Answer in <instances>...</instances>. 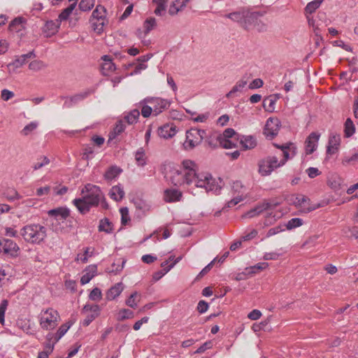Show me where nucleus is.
<instances>
[{
  "label": "nucleus",
  "mask_w": 358,
  "mask_h": 358,
  "mask_svg": "<svg viewBox=\"0 0 358 358\" xmlns=\"http://www.w3.org/2000/svg\"><path fill=\"white\" fill-rule=\"evenodd\" d=\"M197 165L194 162L185 159L180 169L171 171L169 180L175 186L194 184L195 187L204 188L206 192L217 194L221 187L208 173H197Z\"/></svg>",
  "instance_id": "f257e3e1"
},
{
  "label": "nucleus",
  "mask_w": 358,
  "mask_h": 358,
  "mask_svg": "<svg viewBox=\"0 0 358 358\" xmlns=\"http://www.w3.org/2000/svg\"><path fill=\"white\" fill-rule=\"evenodd\" d=\"M81 194H83V197L73 200V205L81 214L88 213L91 208L96 207L99 203L103 208H108L104 194L99 187L87 184L82 189Z\"/></svg>",
  "instance_id": "f03ea898"
},
{
  "label": "nucleus",
  "mask_w": 358,
  "mask_h": 358,
  "mask_svg": "<svg viewBox=\"0 0 358 358\" xmlns=\"http://www.w3.org/2000/svg\"><path fill=\"white\" fill-rule=\"evenodd\" d=\"M280 150L273 156H268L259 164V171L262 176H268L275 169L283 166L289 159V151L294 148L293 143L279 145L273 144Z\"/></svg>",
  "instance_id": "7ed1b4c3"
},
{
  "label": "nucleus",
  "mask_w": 358,
  "mask_h": 358,
  "mask_svg": "<svg viewBox=\"0 0 358 358\" xmlns=\"http://www.w3.org/2000/svg\"><path fill=\"white\" fill-rule=\"evenodd\" d=\"M20 234L26 242L39 244L45 238L47 229L38 224H28L21 229Z\"/></svg>",
  "instance_id": "20e7f679"
},
{
  "label": "nucleus",
  "mask_w": 358,
  "mask_h": 358,
  "mask_svg": "<svg viewBox=\"0 0 358 358\" xmlns=\"http://www.w3.org/2000/svg\"><path fill=\"white\" fill-rule=\"evenodd\" d=\"M48 215L50 217H54L56 221L55 225V230L57 232L67 233L69 231V228L71 227V224L66 227L62 226V224L71 222L69 220L70 217V210L66 207H59L48 211Z\"/></svg>",
  "instance_id": "39448f33"
},
{
  "label": "nucleus",
  "mask_w": 358,
  "mask_h": 358,
  "mask_svg": "<svg viewBox=\"0 0 358 358\" xmlns=\"http://www.w3.org/2000/svg\"><path fill=\"white\" fill-rule=\"evenodd\" d=\"M59 318V314L57 310L52 308H48L41 312L39 315V324L44 330H52L58 325Z\"/></svg>",
  "instance_id": "423d86ee"
},
{
  "label": "nucleus",
  "mask_w": 358,
  "mask_h": 358,
  "mask_svg": "<svg viewBox=\"0 0 358 358\" xmlns=\"http://www.w3.org/2000/svg\"><path fill=\"white\" fill-rule=\"evenodd\" d=\"M206 136V131L192 128L186 132V140L183 143V147L186 150H190L199 145Z\"/></svg>",
  "instance_id": "0eeeda50"
},
{
  "label": "nucleus",
  "mask_w": 358,
  "mask_h": 358,
  "mask_svg": "<svg viewBox=\"0 0 358 358\" xmlns=\"http://www.w3.org/2000/svg\"><path fill=\"white\" fill-rule=\"evenodd\" d=\"M289 200L303 213H309L316 209L315 206L311 205L310 199L303 194H292Z\"/></svg>",
  "instance_id": "6e6552de"
},
{
  "label": "nucleus",
  "mask_w": 358,
  "mask_h": 358,
  "mask_svg": "<svg viewBox=\"0 0 358 358\" xmlns=\"http://www.w3.org/2000/svg\"><path fill=\"white\" fill-rule=\"evenodd\" d=\"M143 102L150 105L155 116L167 109L171 103L168 100L159 97H148L143 100Z\"/></svg>",
  "instance_id": "1a4fd4ad"
},
{
  "label": "nucleus",
  "mask_w": 358,
  "mask_h": 358,
  "mask_svg": "<svg viewBox=\"0 0 358 358\" xmlns=\"http://www.w3.org/2000/svg\"><path fill=\"white\" fill-rule=\"evenodd\" d=\"M101 308L98 305L86 304L82 309L81 313L85 315V318L83 322L85 327L88 326L100 314Z\"/></svg>",
  "instance_id": "9d476101"
},
{
  "label": "nucleus",
  "mask_w": 358,
  "mask_h": 358,
  "mask_svg": "<svg viewBox=\"0 0 358 358\" xmlns=\"http://www.w3.org/2000/svg\"><path fill=\"white\" fill-rule=\"evenodd\" d=\"M280 127V120L278 118L270 117L266 122L264 134L267 138L271 140L278 135Z\"/></svg>",
  "instance_id": "9b49d317"
},
{
  "label": "nucleus",
  "mask_w": 358,
  "mask_h": 358,
  "mask_svg": "<svg viewBox=\"0 0 358 358\" xmlns=\"http://www.w3.org/2000/svg\"><path fill=\"white\" fill-rule=\"evenodd\" d=\"M20 248L13 241L10 239L0 240V252L10 257H17Z\"/></svg>",
  "instance_id": "f8f14e48"
},
{
  "label": "nucleus",
  "mask_w": 358,
  "mask_h": 358,
  "mask_svg": "<svg viewBox=\"0 0 358 358\" xmlns=\"http://www.w3.org/2000/svg\"><path fill=\"white\" fill-rule=\"evenodd\" d=\"M320 136V135L316 132H312L308 136L305 142L306 152L307 155H310L315 150Z\"/></svg>",
  "instance_id": "ddd939ff"
},
{
  "label": "nucleus",
  "mask_w": 358,
  "mask_h": 358,
  "mask_svg": "<svg viewBox=\"0 0 358 358\" xmlns=\"http://www.w3.org/2000/svg\"><path fill=\"white\" fill-rule=\"evenodd\" d=\"M225 17L238 22L243 29H246V15L243 10L229 13Z\"/></svg>",
  "instance_id": "4468645a"
},
{
  "label": "nucleus",
  "mask_w": 358,
  "mask_h": 358,
  "mask_svg": "<svg viewBox=\"0 0 358 358\" xmlns=\"http://www.w3.org/2000/svg\"><path fill=\"white\" fill-rule=\"evenodd\" d=\"M35 57L36 55L34 51H30L29 52L22 55L19 57L16 58L12 63H10L8 66L9 68L13 66L15 69H18L24 65L27 62V59L34 58Z\"/></svg>",
  "instance_id": "2eb2a0df"
},
{
  "label": "nucleus",
  "mask_w": 358,
  "mask_h": 358,
  "mask_svg": "<svg viewBox=\"0 0 358 358\" xmlns=\"http://www.w3.org/2000/svg\"><path fill=\"white\" fill-rule=\"evenodd\" d=\"M96 271L97 267L96 265L88 266L83 271L84 273L81 277L80 283L82 285L88 283L96 275Z\"/></svg>",
  "instance_id": "dca6fc26"
},
{
  "label": "nucleus",
  "mask_w": 358,
  "mask_h": 358,
  "mask_svg": "<svg viewBox=\"0 0 358 358\" xmlns=\"http://www.w3.org/2000/svg\"><path fill=\"white\" fill-rule=\"evenodd\" d=\"M182 196V192L176 189H167L164 191V200L169 203L179 201Z\"/></svg>",
  "instance_id": "f3484780"
},
{
  "label": "nucleus",
  "mask_w": 358,
  "mask_h": 358,
  "mask_svg": "<svg viewBox=\"0 0 358 358\" xmlns=\"http://www.w3.org/2000/svg\"><path fill=\"white\" fill-rule=\"evenodd\" d=\"M176 133V127L173 124H164L158 129V134L161 138H169L175 136Z\"/></svg>",
  "instance_id": "a211bd4d"
},
{
  "label": "nucleus",
  "mask_w": 358,
  "mask_h": 358,
  "mask_svg": "<svg viewBox=\"0 0 358 358\" xmlns=\"http://www.w3.org/2000/svg\"><path fill=\"white\" fill-rule=\"evenodd\" d=\"M341 143V137L338 134H331L329 139L327 152L333 155L339 148Z\"/></svg>",
  "instance_id": "6ab92c4d"
},
{
  "label": "nucleus",
  "mask_w": 358,
  "mask_h": 358,
  "mask_svg": "<svg viewBox=\"0 0 358 358\" xmlns=\"http://www.w3.org/2000/svg\"><path fill=\"white\" fill-rule=\"evenodd\" d=\"M276 204H271L268 202H263L262 203L257 205L254 208L248 210V216L250 217H255L265 210H268L275 207Z\"/></svg>",
  "instance_id": "aec40b11"
},
{
  "label": "nucleus",
  "mask_w": 358,
  "mask_h": 358,
  "mask_svg": "<svg viewBox=\"0 0 358 358\" xmlns=\"http://www.w3.org/2000/svg\"><path fill=\"white\" fill-rule=\"evenodd\" d=\"M101 59L103 61L101 64V71L103 75H108L115 70V66L113 63L110 56L103 55Z\"/></svg>",
  "instance_id": "412c9836"
},
{
  "label": "nucleus",
  "mask_w": 358,
  "mask_h": 358,
  "mask_svg": "<svg viewBox=\"0 0 358 358\" xmlns=\"http://www.w3.org/2000/svg\"><path fill=\"white\" fill-rule=\"evenodd\" d=\"M124 286L122 282L116 283L114 286L110 287L106 292L107 300L111 301L117 297L123 291Z\"/></svg>",
  "instance_id": "4be33fe9"
},
{
  "label": "nucleus",
  "mask_w": 358,
  "mask_h": 358,
  "mask_svg": "<svg viewBox=\"0 0 358 358\" xmlns=\"http://www.w3.org/2000/svg\"><path fill=\"white\" fill-rule=\"evenodd\" d=\"M110 198L118 201L123 199L124 192L120 185L113 186L110 191Z\"/></svg>",
  "instance_id": "5701e85b"
},
{
  "label": "nucleus",
  "mask_w": 358,
  "mask_h": 358,
  "mask_svg": "<svg viewBox=\"0 0 358 358\" xmlns=\"http://www.w3.org/2000/svg\"><path fill=\"white\" fill-rule=\"evenodd\" d=\"M277 97L275 95H271L264 99L262 106L267 112L272 113L275 110V105Z\"/></svg>",
  "instance_id": "b1692460"
},
{
  "label": "nucleus",
  "mask_w": 358,
  "mask_h": 358,
  "mask_svg": "<svg viewBox=\"0 0 358 358\" xmlns=\"http://www.w3.org/2000/svg\"><path fill=\"white\" fill-rule=\"evenodd\" d=\"M58 26L53 21H47L43 28L45 37H50L57 31Z\"/></svg>",
  "instance_id": "393cba45"
},
{
  "label": "nucleus",
  "mask_w": 358,
  "mask_h": 358,
  "mask_svg": "<svg viewBox=\"0 0 358 358\" xmlns=\"http://www.w3.org/2000/svg\"><path fill=\"white\" fill-rule=\"evenodd\" d=\"M246 85V81L241 80L238 82L231 89V90L226 94L227 98L238 96V93H242Z\"/></svg>",
  "instance_id": "a878e982"
},
{
  "label": "nucleus",
  "mask_w": 358,
  "mask_h": 358,
  "mask_svg": "<svg viewBox=\"0 0 358 358\" xmlns=\"http://www.w3.org/2000/svg\"><path fill=\"white\" fill-rule=\"evenodd\" d=\"M182 259V257H178L176 258L174 262L171 263L166 268H164L162 271H159L155 272L153 274V279L155 280H159L162 276H164L166 273H168L178 262H179Z\"/></svg>",
  "instance_id": "bb28decb"
},
{
  "label": "nucleus",
  "mask_w": 358,
  "mask_h": 358,
  "mask_svg": "<svg viewBox=\"0 0 358 358\" xmlns=\"http://www.w3.org/2000/svg\"><path fill=\"white\" fill-rule=\"evenodd\" d=\"M99 231L110 234L113 231V224L108 218H103L99 222Z\"/></svg>",
  "instance_id": "cd10ccee"
},
{
  "label": "nucleus",
  "mask_w": 358,
  "mask_h": 358,
  "mask_svg": "<svg viewBox=\"0 0 358 358\" xmlns=\"http://www.w3.org/2000/svg\"><path fill=\"white\" fill-rule=\"evenodd\" d=\"M94 92V89H87L83 92L76 94L73 96H71L72 100L74 104L83 101V99L88 97L90 95L92 94Z\"/></svg>",
  "instance_id": "c85d7f7f"
},
{
  "label": "nucleus",
  "mask_w": 358,
  "mask_h": 358,
  "mask_svg": "<svg viewBox=\"0 0 358 358\" xmlns=\"http://www.w3.org/2000/svg\"><path fill=\"white\" fill-rule=\"evenodd\" d=\"M106 10L101 5H98L96 8L93 10L91 20L100 21L104 19Z\"/></svg>",
  "instance_id": "c756f323"
},
{
  "label": "nucleus",
  "mask_w": 358,
  "mask_h": 358,
  "mask_svg": "<svg viewBox=\"0 0 358 358\" xmlns=\"http://www.w3.org/2000/svg\"><path fill=\"white\" fill-rule=\"evenodd\" d=\"M121 172L122 169L116 166H112L106 171L104 178L107 180H111L116 178Z\"/></svg>",
  "instance_id": "7c9ffc66"
},
{
  "label": "nucleus",
  "mask_w": 358,
  "mask_h": 358,
  "mask_svg": "<svg viewBox=\"0 0 358 358\" xmlns=\"http://www.w3.org/2000/svg\"><path fill=\"white\" fill-rule=\"evenodd\" d=\"M135 160L138 166H143L146 164V157L145 150L143 148H140L137 150L135 155Z\"/></svg>",
  "instance_id": "2f4dec72"
},
{
  "label": "nucleus",
  "mask_w": 358,
  "mask_h": 358,
  "mask_svg": "<svg viewBox=\"0 0 358 358\" xmlns=\"http://www.w3.org/2000/svg\"><path fill=\"white\" fill-rule=\"evenodd\" d=\"M125 129V124L123 122V120H119L115 124V127L113 129V131L110 134L108 143L110 141H111L113 138H114L117 135L120 134Z\"/></svg>",
  "instance_id": "473e14b6"
},
{
  "label": "nucleus",
  "mask_w": 358,
  "mask_h": 358,
  "mask_svg": "<svg viewBox=\"0 0 358 358\" xmlns=\"http://www.w3.org/2000/svg\"><path fill=\"white\" fill-rule=\"evenodd\" d=\"M345 136L349 138L355 132V127L353 122L350 118H348L345 122Z\"/></svg>",
  "instance_id": "72a5a7b5"
},
{
  "label": "nucleus",
  "mask_w": 358,
  "mask_h": 358,
  "mask_svg": "<svg viewBox=\"0 0 358 358\" xmlns=\"http://www.w3.org/2000/svg\"><path fill=\"white\" fill-rule=\"evenodd\" d=\"M323 1L324 0H314L309 2L305 8L306 13L312 14L314 13L320 6Z\"/></svg>",
  "instance_id": "f704fd0d"
},
{
  "label": "nucleus",
  "mask_w": 358,
  "mask_h": 358,
  "mask_svg": "<svg viewBox=\"0 0 358 358\" xmlns=\"http://www.w3.org/2000/svg\"><path fill=\"white\" fill-rule=\"evenodd\" d=\"M140 112L138 109L132 110L129 113L125 115L124 119L129 124H132L137 122L139 117Z\"/></svg>",
  "instance_id": "c9c22d12"
},
{
  "label": "nucleus",
  "mask_w": 358,
  "mask_h": 358,
  "mask_svg": "<svg viewBox=\"0 0 358 358\" xmlns=\"http://www.w3.org/2000/svg\"><path fill=\"white\" fill-rule=\"evenodd\" d=\"M23 28L22 19L15 18L9 24V29L11 31L18 32Z\"/></svg>",
  "instance_id": "e433bc0d"
},
{
  "label": "nucleus",
  "mask_w": 358,
  "mask_h": 358,
  "mask_svg": "<svg viewBox=\"0 0 358 358\" xmlns=\"http://www.w3.org/2000/svg\"><path fill=\"white\" fill-rule=\"evenodd\" d=\"M125 262H126V260L119 259L117 260V263L114 262L111 265V268H109L108 272L113 273L114 274L118 273L123 269Z\"/></svg>",
  "instance_id": "4c0bfd02"
},
{
  "label": "nucleus",
  "mask_w": 358,
  "mask_h": 358,
  "mask_svg": "<svg viewBox=\"0 0 358 358\" xmlns=\"http://www.w3.org/2000/svg\"><path fill=\"white\" fill-rule=\"evenodd\" d=\"M157 26L156 20L154 17L146 19L143 23L144 34H148Z\"/></svg>",
  "instance_id": "58836bf2"
},
{
  "label": "nucleus",
  "mask_w": 358,
  "mask_h": 358,
  "mask_svg": "<svg viewBox=\"0 0 358 358\" xmlns=\"http://www.w3.org/2000/svg\"><path fill=\"white\" fill-rule=\"evenodd\" d=\"M70 327L71 324H69L68 323L60 326L57 331L55 333V334H54L55 343L59 341V340L67 332Z\"/></svg>",
  "instance_id": "ea45409f"
},
{
  "label": "nucleus",
  "mask_w": 358,
  "mask_h": 358,
  "mask_svg": "<svg viewBox=\"0 0 358 358\" xmlns=\"http://www.w3.org/2000/svg\"><path fill=\"white\" fill-rule=\"evenodd\" d=\"M303 224V220L301 218L295 217L289 220L285 224L288 230H292L296 227H301Z\"/></svg>",
  "instance_id": "a19ab883"
},
{
  "label": "nucleus",
  "mask_w": 358,
  "mask_h": 358,
  "mask_svg": "<svg viewBox=\"0 0 358 358\" xmlns=\"http://www.w3.org/2000/svg\"><path fill=\"white\" fill-rule=\"evenodd\" d=\"M268 266V263L266 262H261L258 263L255 266L248 267V274H253L258 273L265 268H266Z\"/></svg>",
  "instance_id": "79ce46f5"
},
{
  "label": "nucleus",
  "mask_w": 358,
  "mask_h": 358,
  "mask_svg": "<svg viewBox=\"0 0 358 358\" xmlns=\"http://www.w3.org/2000/svg\"><path fill=\"white\" fill-rule=\"evenodd\" d=\"M236 135L234 129L228 128L225 129L222 134L217 136V141L225 140L226 138H233Z\"/></svg>",
  "instance_id": "37998d69"
},
{
  "label": "nucleus",
  "mask_w": 358,
  "mask_h": 358,
  "mask_svg": "<svg viewBox=\"0 0 358 358\" xmlns=\"http://www.w3.org/2000/svg\"><path fill=\"white\" fill-rule=\"evenodd\" d=\"M46 67V64L41 60H34L29 64V69L31 71H38Z\"/></svg>",
  "instance_id": "c03bdc74"
},
{
  "label": "nucleus",
  "mask_w": 358,
  "mask_h": 358,
  "mask_svg": "<svg viewBox=\"0 0 358 358\" xmlns=\"http://www.w3.org/2000/svg\"><path fill=\"white\" fill-rule=\"evenodd\" d=\"M46 338L48 342L45 345V350L50 354L54 349L55 344L56 343H55L54 334L52 333H49L47 335Z\"/></svg>",
  "instance_id": "a18cd8bd"
},
{
  "label": "nucleus",
  "mask_w": 358,
  "mask_h": 358,
  "mask_svg": "<svg viewBox=\"0 0 358 358\" xmlns=\"http://www.w3.org/2000/svg\"><path fill=\"white\" fill-rule=\"evenodd\" d=\"M94 148L91 145H85L83 148V159L88 161L92 158Z\"/></svg>",
  "instance_id": "49530a36"
},
{
  "label": "nucleus",
  "mask_w": 358,
  "mask_h": 358,
  "mask_svg": "<svg viewBox=\"0 0 358 358\" xmlns=\"http://www.w3.org/2000/svg\"><path fill=\"white\" fill-rule=\"evenodd\" d=\"M95 0H81L79 8L83 11L90 10L94 6Z\"/></svg>",
  "instance_id": "de8ad7c7"
},
{
  "label": "nucleus",
  "mask_w": 358,
  "mask_h": 358,
  "mask_svg": "<svg viewBox=\"0 0 358 358\" xmlns=\"http://www.w3.org/2000/svg\"><path fill=\"white\" fill-rule=\"evenodd\" d=\"M133 317L134 313L132 310L124 308L120 310L117 320L119 321H122L127 319L132 318Z\"/></svg>",
  "instance_id": "09e8293b"
},
{
  "label": "nucleus",
  "mask_w": 358,
  "mask_h": 358,
  "mask_svg": "<svg viewBox=\"0 0 358 358\" xmlns=\"http://www.w3.org/2000/svg\"><path fill=\"white\" fill-rule=\"evenodd\" d=\"M49 164H50V159L47 157L42 156L38 159V160L36 163H34V164L33 166V169H34V170H38Z\"/></svg>",
  "instance_id": "8fccbe9b"
},
{
  "label": "nucleus",
  "mask_w": 358,
  "mask_h": 358,
  "mask_svg": "<svg viewBox=\"0 0 358 358\" xmlns=\"http://www.w3.org/2000/svg\"><path fill=\"white\" fill-rule=\"evenodd\" d=\"M90 22L94 31L98 34H101L103 31L104 19L101 20L100 21L90 20Z\"/></svg>",
  "instance_id": "3c124183"
},
{
  "label": "nucleus",
  "mask_w": 358,
  "mask_h": 358,
  "mask_svg": "<svg viewBox=\"0 0 358 358\" xmlns=\"http://www.w3.org/2000/svg\"><path fill=\"white\" fill-rule=\"evenodd\" d=\"M185 6H182L181 3H178V0H176L173 2V3L170 6L169 13L171 15H176L182 8Z\"/></svg>",
  "instance_id": "603ef678"
},
{
  "label": "nucleus",
  "mask_w": 358,
  "mask_h": 358,
  "mask_svg": "<svg viewBox=\"0 0 358 358\" xmlns=\"http://www.w3.org/2000/svg\"><path fill=\"white\" fill-rule=\"evenodd\" d=\"M142 104L141 114L144 117H148L152 114L153 115V110L150 104L143 103V101L140 103Z\"/></svg>",
  "instance_id": "864d4df0"
},
{
  "label": "nucleus",
  "mask_w": 358,
  "mask_h": 358,
  "mask_svg": "<svg viewBox=\"0 0 358 358\" xmlns=\"http://www.w3.org/2000/svg\"><path fill=\"white\" fill-rule=\"evenodd\" d=\"M8 305V301L6 299H4L1 301L0 304V323L3 325L5 322V312L7 309Z\"/></svg>",
  "instance_id": "5fc2aeb1"
},
{
  "label": "nucleus",
  "mask_w": 358,
  "mask_h": 358,
  "mask_svg": "<svg viewBox=\"0 0 358 358\" xmlns=\"http://www.w3.org/2000/svg\"><path fill=\"white\" fill-rule=\"evenodd\" d=\"M357 162H358V150L351 157L345 156L342 159V164L344 166H347L350 164H354Z\"/></svg>",
  "instance_id": "6e6d98bb"
},
{
  "label": "nucleus",
  "mask_w": 358,
  "mask_h": 358,
  "mask_svg": "<svg viewBox=\"0 0 358 358\" xmlns=\"http://www.w3.org/2000/svg\"><path fill=\"white\" fill-rule=\"evenodd\" d=\"M140 295L137 292L132 293L130 296L126 300L125 303L127 306L131 308H136L137 306V302H136V298Z\"/></svg>",
  "instance_id": "4d7b16f0"
},
{
  "label": "nucleus",
  "mask_w": 358,
  "mask_h": 358,
  "mask_svg": "<svg viewBox=\"0 0 358 358\" xmlns=\"http://www.w3.org/2000/svg\"><path fill=\"white\" fill-rule=\"evenodd\" d=\"M121 213V222L122 224L126 225L127 222L130 220V217L129 215V210L127 207L121 208L120 210Z\"/></svg>",
  "instance_id": "13d9d810"
},
{
  "label": "nucleus",
  "mask_w": 358,
  "mask_h": 358,
  "mask_svg": "<svg viewBox=\"0 0 358 358\" xmlns=\"http://www.w3.org/2000/svg\"><path fill=\"white\" fill-rule=\"evenodd\" d=\"M102 297L101 291L99 288H94L90 293L89 298L92 301H99Z\"/></svg>",
  "instance_id": "bf43d9fd"
},
{
  "label": "nucleus",
  "mask_w": 358,
  "mask_h": 358,
  "mask_svg": "<svg viewBox=\"0 0 358 358\" xmlns=\"http://www.w3.org/2000/svg\"><path fill=\"white\" fill-rule=\"evenodd\" d=\"M37 127V124L35 122H31L24 127L22 130L21 133L24 136L29 135L32 131H34Z\"/></svg>",
  "instance_id": "052dcab7"
},
{
  "label": "nucleus",
  "mask_w": 358,
  "mask_h": 358,
  "mask_svg": "<svg viewBox=\"0 0 358 358\" xmlns=\"http://www.w3.org/2000/svg\"><path fill=\"white\" fill-rule=\"evenodd\" d=\"M220 145L225 149L232 148L235 146V143L231 138H226L225 140L217 141Z\"/></svg>",
  "instance_id": "680f3d73"
},
{
  "label": "nucleus",
  "mask_w": 358,
  "mask_h": 358,
  "mask_svg": "<svg viewBox=\"0 0 358 358\" xmlns=\"http://www.w3.org/2000/svg\"><path fill=\"white\" fill-rule=\"evenodd\" d=\"M90 248H85L84 250V254L80 257H79V255H78L76 260L78 261L79 259H80L82 262L86 263L88 259V256L91 257L92 255V252H90Z\"/></svg>",
  "instance_id": "e2e57ef3"
},
{
  "label": "nucleus",
  "mask_w": 358,
  "mask_h": 358,
  "mask_svg": "<svg viewBox=\"0 0 358 358\" xmlns=\"http://www.w3.org/2000/svg\"><path fill=\"white\" fill-rule=\"evenodd\" d=\"M157 5V8L155 10L154 13L155 15L162 16L165 14L166 4L164 3H155Z\"/></svg>",
  "instance_id": "0e129e2a"
},
{
  "label": "nucleus",
  "mask_w": 358,
  "mask_h": 358,
  "mask_svg": "<svg viewBox=\"0 0 358 358\" xmlns=\"http://www.w3.org/2000/svg\"><path fill=\"white\" fill-rule=\"evenodd\" d=\"M14 96V93L8 90L4 89L1 91V99L7 101Z\"/></svg>",
  "instance_id": "69168bd1"
},
{
  "label": "nucleus",
  "mask_w": 358,
  "mask_h": 358,
  "mask_svg": "<svg viewBox=\"0 0 358 358\" xmlns=\"http://www.w3.org/2000/svg\"><path fill=\"white\" fill-rule=\"evenodd\" d=\"M263 84L264 82L262 79L256 78L250 83L249 88L252 90L257 89L262 87Z\"/></svg>",
  "instance_id": "338daca9"
},
{
  "label": "nucleus",
  "mask_w": 358,
  "mask_h": 358,
  "mask_svg": "<svg viewBox=\"0 0 358 358\" xmlns=\"http://www.w3.org/2000/svg\"><path fill=\"white\" fill-rule=\"evenodd\" d=\"M262 316V313L259 310H253L249 314H248V318L252 320H257L259 319Z\"/></svg>",
  "instance_id": "774afa93"
}]
</instances>
